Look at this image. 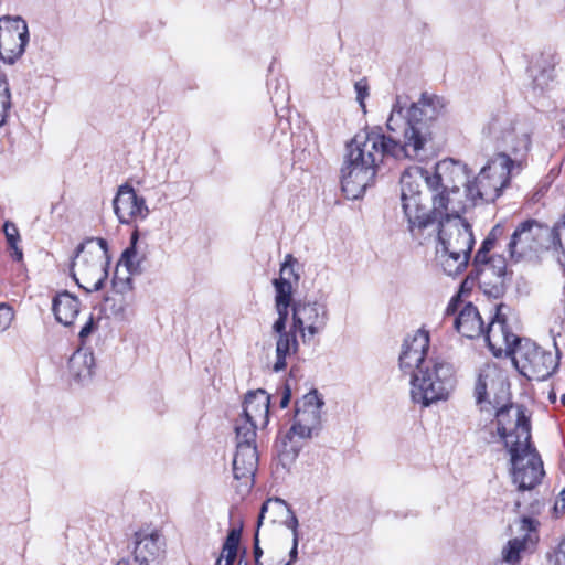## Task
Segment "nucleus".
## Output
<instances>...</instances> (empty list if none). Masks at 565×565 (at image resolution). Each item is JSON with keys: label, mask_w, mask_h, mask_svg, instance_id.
I'll list each match as a JSON object with an SVG mask.
<instances>
[{"label": "nucleus", "mask_w": 565, "mask_h": 565, "mask_svg": "<svg viewBox=\"0 0 565 565\" xmlns=\"http://www.w3.org/2000/svg\"><path fill=\"white\" fill-rule=\"evenodd\" d=\"M445 102L438 96L423 94L408 106L407 97L397 95L392 105L385 136L381 130L355 135L348 145L341 168V186L348 199H359L373 183L384 157L422 159L431 139V124L443 113Z\"/></svg>", "instance_id": "f257e3e1"}, {"label": "nucleus", "mask_w": 565, "mask_h": 565, "mask_svg": "<svg viewBox=\"0 0 565 565\" xmlns=\"http://www.w3.org/2000/svg\"><path fill=\"white\" fill-rule=\"evenodd\" d=\"M468 178L467 166L450 158L439 161L434 171L413 167L403 172L401 201L413 237H418L431 221L427 207L423 204L422 184L425 183L431 192L454 190L460 189V185L467 186L470 183Z\"/></svg>", "instance_id": "f03ea898"}, {"label": "nucleus", "mask_w": 565, "mask_h": 565, "mask_svg": "<svg viewBox=\"0 0 565 565\" xmlns=\"http://www.w3.org/2000/svg\"><path fill=\"white\" fill-rule=\"evenodd\" d=\"M323 404L317 391L309 392L296 403L294 424L282 437L278 450L284 466L294 462L302 447L301 443L295 439L296 437L300 440L308 439L313 433L320 430Z\"/></svg>", "instance_id": "7ed1b4c3"}, {"label": "nucleus", "mask_w": 565, "mask_h": 565, "mask_svg": "<svg viewBox=\"0 0 565 565\" xmlns=\"http://www.w3.org/2000/svg\"><path fill=\"white\" fill-rule=\"evenodd\" d=\"M409 376L412 399L425 407L446 399L455 387L452 365L437 356Z\"/></svg>", "instance_id": "20e7f679"}, {"label": "nucleus", "mask_w": 565, "mask_h": 565, "mask_svg": "<svg viewBox=\"0 0 565 565\" xmlns=\"http://www.w3.org/2000/svg\"><path fill=\"white\" fill-rule=\"evenodd\" d=\"M514 161L505 153L494 156L475 180L468 183V195L472 204L492 203L510 183Z\"/></svg>", "instance_id": "39448f33"}, {"label": "nucleus", "mask_w": 565, "mask_h": 565, "mask_svg": "<svg viewBox=\"0 0 565 565\" xmlns=\"http://www.w3.org/2000/svg\"><path fill=\"white\" fill-rule=\"evenodd\" d=\"M512 361L518 371L530 381H545L559 365V353L524 340L516 347Z\"/></svg>", "instance_id": "423d86ee"}, {"label": "nucleus", "mask_w": 565, "mask_h": 565, "mask_svg": "<svg viewBox=\"0 0 565 565\" xmlns=\"http://www.w3.org/2000/svg\"><path fill=\"white\" fill-rule=\"evenodd\" d=\"M509 450L511 456V476L520 492L534 489L541 483L544 477L543 462L531 441L522 446H512Z\"/></svg>", "instance_id": "0eeeda50"}, {"label": "nucleus", "mask_w": 565, "mask_h": 565, "mask_svg": "<svg viewBox=\"0 0 565 565\" xmlns=\"http://www.w3.org/2000/svg\"><path fill=\"white\" fill-rule=\"evenodd\" d=\"M107 263L103 253H94L86 249L85 244H79L72 262L71 273L81 288L88 292L98 291L108 276Z\"/></svg>", "instance_id": "6e6552de"}, {"label": "nucleus", "mask_w": 565, "mask_h": 565, "mask_svg": "<svg viewBox=\"0 0 565 565\" xmlns=\"http://www.w3.org/2000/svg\"><path fill=\"white\" fill-rule=\"evenodd\" d=\"M507 260L502 255L492 254L482 263L472 262V270L463 285L477 280L479 288L489 298L499 299L507 290Z\"/></svg>", "instance_id": "1a4fd4ad"}, {"label": "nucleus", "mask_w": 565, "mask_h": 565, "mask_svg": "<svg viewBox=\"0 0 565 565\" xmlns=\"http://www.w3.org/2000/svg\"><path fill=\"white\" fill-rule=\"evenodd\" d=\"M292 329L300 333L303 343H311L326 328L329 315L323 302L299 299L292 303Z\"/></svg>", "instance_id": "9d476101"}, {"label": "nucleus", "mask_w": 565, "mask_h": 565, "mask_svg": "<svg viewBox=\"0 0 565 565\" xmlns=\"http://www.w3.org/2000/svg\"><path fill=\"white\" fill-rule=\"evenodd\" d=\"M236 452L233 459V473L236 480L243 482L246 488L254 483L255 472L258 467V454L256 448V433L250 425L236 428Z\"/></svg>", "instance_id": "9b49d317"}, {"label": "nucleus", "mask_w": 565, "mask_h": 565, "mask_svg": "<svg viewBox=\"0 0 565 565\" xmlns=\"http://www.w3.org/2000/svg\"><path fill=\"white\" fill-rule=\"evenodd\" d=\"M498 434L504 439L508 450L512 446H522L531 440L530 419L521 405L509 404L498 409Z\"/></svg>", "instance_id": "f8f14e48"}, {"label": "nucleus", "mask_w": 565, "mask_h": 565, "mask_svg": "<svg viewBox=\"0 0 565 565\" xmlns=\"http://www.w3.org/2000/svg\"><path fill=\"white\" fill-rule=\"evenodd\" d=\"M552 230L535 220L520 223L508 243V252L515 262L545 246L544 239L551 242Z\"/></svg>", "instance_id": "ddd939ff"}, {"label": "nucleus", "mask_w": 565, "mask_h": 565, "mask_svg": "<svg viewBox=\"0 0 565 565\" xmlns=\"http://www.w3.org/2000/svg\"><path fill=\"white\" fill-rule=\"evenodd\" d=\"M438 241L441 248L463 253L472 252L475 237L471 225L462 217L439 218Z\"/></svg>", "instance_id": "4468645a"}, {"label": "nucleus", "mask_w": 565, "mask_h": 565, "mask_svg": "<svg viewBox=\"0 0 565 565\" xmlns=\"http://www.w3.org/2000/svg\"><path fill=\"white\" fill-rule=\"evenodd\" d=\"M431 201L433 211L427 210V214L431 217L429 225L439 218L461 217L469 206L475 205L468 195V186L465 192L460 189L433 192Z\"/></svg>", "instance_id": "2eb2a0df"}, {"label": "nucleus", "mask_w": 565, "mask_h": 565, "mask_svg": "<svg viewBox=\"0 0 565 565\" xmlns=\"http://www.w3.org/2000/svg\"><path fill=\"white\" fill-rule=\"evenodd\" d=\"M429 333L423 329L416 330L413 334H408L403 342L402 351L399 354V369L406 374L411 375L416 370L426 364L429 359Z\"/></svg>", "instance_id": "dca6fc26"}, {"label": "nucleus", "mask_w": 565, "mask_h": 565, "mask_svg": "<svg viewBox=\"0 0 565 565\" xmlns=\"http://www.w3.org/2000/svg\"><path fill=\"white\" fill-rule=\"evenodd\" d=\"M28 41V26L23 20H0V58L13 63L23 54Z\"/></svg>", "instance_id": "f3484780"}, {"label": "nucleus", "mask_w": 565, "mask_h": 565, "mask_svg": "<svg viewBox=\"0 0 565 565\" xmlns=\"http://www.w3.org/2000/svg\"><path fill=\"white\" fill-rule=\"evenodd\" d=\"M501 305L497 306V313L487 329H484L483 334L493 355L501 356L505 354L513 356L516 347L523 341L510 330L505 320L501 318Z\"/></svg>", "instance_id": "a211bd4d"}, {"label": "nucleus", "mask_w": 565, "mask_h": 565, "mask_svg": "<svg viewBox=\"0 0 565 565\" xmlns=\"http://www.w3.org/2000/svg\"><path fill=\"white\" fill-rule=\"evenodd\" d=\"M113 205L116 216L122 224H130L138 218L145 220L149 214L146 200L127 183L118 188Z\"/></svg>", "instance_id": "6ab92c4d"}, {"label": "nucleus", "mask_w": 565, "mask_h": 565, "mask_svg": "<svg viewBox=\"0 0 565 565\" xmlns=\"http://www.w3.org/2000/svg\"><path fill=\"white\" fill-rule=\"evenodd\" d=\"M270 396L258 388L246 394L243 404V416L236 420L235 429L252 426L256 433L258 426L265 427L269 420Z\"/></svg>", "instance_id": "aec40b11"}, {"label": "nucleus", "mask_w": 565, "mask_h": 565, "mask_svg": "<svg viewBox=\"0 0 565 565\" xmlns=\"http://www.w3.org/2000/svg\"><path fill=\"white\" fill-rule=\"evenodd\" d=\"M539 525V521L532 516L524 515L519 520L518 526L521 536L509 540L502 550V559L505 563L513 565L520 562L522 553L535 544L536 536L534 534Z\"/></svg>", "instance_id": "412c9836"}, {"label": "nucleus", "mask_w": 565, "mask_h": 565, "mask_svg": "<svg viewBox=\"0 0 565 565\" xmlns=\"http://www.w3.org/2000/svg\"><path fill=\"white\" fill-rule=\"evenodd\" d=\"M134 545L132 554L136 562L150 565L159 556L163 542L158 531H138L134 535Z\"/></svg>", "instance_id": "4be33fe9"}, {"label": "nucleus", "mask_w": 565, "mask_h": 565, "mask_svg": "<svg viewBox=\"0 0 565 565\" xmlns=\"http://www.w3.org/2000/svg\"><path fill=\"white\" fill-rule=\"evenodd\" d=\"M275 287V310L278 315L273 323V331H280L286 326L289 309L292 308V285L284 278H276L273 280Z\"/></svg>", "instance_id": "5701e85b"}, {"label": "nucleus", "mask_w": 565, "mask_h": 565, "mask_svg": "<svg viewBox=\"0 0 565 565\" xmlns=\"http://www.w3.org/2000/svg\"><path fill=\"white\" fill-rule=\"evenodd\" d=\"M456 330L468 339L479 338L484 332V324L478 309L466 303L454 321Z\"/></svg>", "instance_id": "b1692460"}, {"label": "nucleus", "mask_w": 565, "mask_h": 565, "mask_svg": "<svg viewBox=\"0 0 565 565\" xmlns=\"http://www.w3.org/2000/svg\"><path fill=\"white\" fill-rule=\"evenodd\" d=\"M79 300L68 291L57 294L52 301V311L57 322L64 326L73 324L79 312Z\"/></svg>", "instance_id": "393cba45"}, {"label": "nucleus", "mask_w": 565, "mask_h": 565, "mask_svg": "<svg viewBox=\"0 0 565 565\" xmlns=\"http://www.w3.org/2000/svg\"><path fill=\"white\" fill-rule=\"evenodd\" d=\"M296 331L292 328L286 331V326L280 331H274L278 334L276 340V361L273 365L275 372H280L287 366V358L297 353L298 340L296 338Z\"/></svg>", "instance_id": "a878e982"}, {"label": "nucleus", "mask_w": 565, "mask_h": 565, "mask_svg": "<svg viewBox=\"0 0 565 565\" xmlns=\"http://www.w3.org/2000/svg\"><path fill=\"white\" fill-rule=\"evenodd\" d=\"M501 370L494 363H486L479 369L475 385L477 404H482L488 401V388H493L497 382L501 381Z\"/></svg>", "instance_id": "bb28decb"}, {"label": "nucleus", "mask_w": 565, "mask_h": 565, "mask_svg": "<svg viewBox=\"0 0 565 565\" xmlns=\"http://www.w3.org/2000/svg\"><path fill=\"white\" fill-rule=\"evenodd\" d=\"M438 253L443 270L448 276H457L461 274L467 268L471 256L470 253H461L458 250L444 248L438 250Z\"/></svg>", "instance_id": "cd10ccee"}, {"label": "nucleus", "mask_w": 565, "mask_h": 565, "mask_svg": "<svg viewBox=\"0 0 565 565\" xmlns=\"http://www.w3.org/2000/svg\"><path fill=\"white\" fill-rule=\"evenodd\" d=\"M95 359L92 352L85 350L75 351L68 360V370L71 375L83 381L92 376Z\"/></svg>", "instance_id": "c85d7f7f"}, {"label": "nucleus", "mask_w": 565, "mask_h": 565, "mask_svg": "<svg viewBox=\"0 0 565 565\" xmlns=\"http://www.w3.org/2000/svg\"><path fill=\"white\" fill-rule=\"evenodd\" d=\"M242 529L233 527L228 531L226 540L223 544L222 554L217 558L215 565H222L223 559L225 561L224 565H233L237 557L238 545L241 542Z\"/></svg>", "instance_id": "c756f323"}, {"label": "nucleus", "mask_w": 565, "mask_h": 565, "mask_svg": "<svg viewBox=\"0 0 565 565\" xmlns=\"http://www.w3.org/2000/svg\"><path fill=\"white\" fill-rule=\"evenodd\" d=\"M290 507L288 503L279 498H270L266 500L260 509L257 526L259 527L263 520L268 514L271 518V522H276L277 518L281 519L286 513H289Z\"/></svg>", "instance_id": "7c9ffc66"}, {"label": "nucleus", "mask_w": 565, "mask_h": 565, "mask_svg": "<svg viewBox=\"0 0 565 565\" xmlns=\"http://www.w3.org/2000/svg\"><path fill=\"white\" fill-rule=\"evenodd\" d=\"M138 241V230H135L131 234L130 246L126 248L121 255L119 264L117 268L120 269L121 266L126 268V273L128 275L136 274L138 271L139 263H135V258L137 255L136 244Z\"/></svg>", "instance_id": "2f4dec72"}, {"label": "nucleus", "mask_w": 565, "mask_h": 565, "mask_svg": "<svg viewBox=\"0 0 565 565\" xmlns=\"http://www.w3.org/2000/svg\"><path fill=\"white\" fill-rule=\"evenodd\" d=\"M3 232L6 235L8 245L12 249V254H11L12 257L15 260L20 262L23 257V253L18 246V242L20 241V234H19L17 226L13 223L7 221L3 225Z\"/></svg>", "instance_id": "473e14b6"}, {"label": "nucleus", "mask_w": 565, "mask_h": 565, "mask_svg": "<svg viewBox=\"0 0 565 565\" xmlns=\"http://www.w3.org/2000/svg\"><path fill=\"white\" fill-rule=\"evenodd\" d=\"M10 90L6 75L0 72V127L4 124L7 111L10 108Z\"/></svg>", "instance_id": "72a5a7b5"}, {"label": "nucleus", "mask_w": 565, "mask_h": 565, "mask_svg": "<svg viewBox=\"0 0 565 565\" xmlns=\"http://www.w3.org/2000/svg\"><path fill=\"white\" fill-rule=\"evenodd\" d=\"M296 264L297 259L291 254H287L280 267L279 278H284L287 281H291V278H294L296 281H298L299 276L295 273Z\"/></svg>", "instance_id": "f704fd0d"}, {"label": "nucleus", "mask_w": 565, "mask_h": 565, "mask_svg": "<svg viewBox=\"0 0 565 565\" xmlns=\"http://www.w3.org/2000/svg\"><path fill=\"white\" fill-rule=\"evenodd\" d=\"M113 287L115 291L119 294L130 291L132 289L131 275L127 274L126 277H121L119 268H116L115 276L113 278Z\"/></svg>", "instance_id": "c9c22d12"}, {"label": "nucleus", "mask_w": 565, "mask_h": 565, "mask_svg": "<svg viewBox=\"0 0 565 565\" xmlns=\"http://www.w3.org/2000/svg\"><path fill=\"white\" fill-rule=\"evenodd\" d=\"M495 244L494 236H488L481 244L480 248L476 253L473 262L482 263L484 259L491 258L490 252L493 249Z\"/></svg>", "instance_id": "e433bc0d"}, {"label": "nucleus", "mask_w": 565, "mask_h": 565, "mask_svg": "<svg viewBox=\"0 0 565 565\" xmlns=\"http://www.w3.org/2000/svg\"><path fill=\"white\" fill-rule=\"evenodd\" d=\"M14 319V311L8 303L0 302V332L6 331Z\"/></svg>", "instance_id": "4c0bfd02"}, {"label": "nucleus", "mask_w": 565, "mask_h": 565, "mask_svg": "<svg viewBox=\"0 0 565 565\" xmlns=\"http://www.w3.org/2000/svg\"><path fill=\"white\" fill-rule=\"evenodd\" d=\"M280 520L282 524L292 532V541L299 543V522L294 511L290 509L289 513H286L285 516L281 518Z\"/></svg>", "instance_id": "58836bf2"}, {"label": "nucleus", "mask_w": 565, "mask_h": 565, "mask_svg": "<svg viewBox=\"0 0 565 565\" xmlns=\"http://www.w3.org/2000/svg\"><path fill=\"white\" fill-rule=\"evenodd\" d=\"M86 249H90L94 253H103L104 259L107 262V250H108V244L107 241L104 238H90L86 243Z\"/></svg>", "instance_id": "ea45409f"}, {"label": "nucleus", "mask_w": 565, "mask_h": 565, "mask_svg": "<svg viewBox=\"0 0 565 565\" xmlns=\"http://www.w3.org/2000/svg\"><path fill=\"white\" fill-rule=\"evenodd\" d=\"M354 89L356 93V100L359 102L362 109L365 110L364 100L369 96L367 81L365 78H362V79L355 82Z\"/></svg>", "instance_id": "a19ab883"}, {"label": "nucleus", "mask_w": 565, "mask_h": 565, "mask_svg": "<svg viewBox=\"0 0 565 565\" xmlns=\"http://www.w3.org/2000/svg\"><path fill=\"white\" fill-rule=\"evenodd\" d=\"M551 565H565V537L559 542L556 550L547 556Z\"/></svg>", "instance_id": "79ce46f5"}, {"label": "nucleus", "mask_w": 565, "mask_h": 565, "mask_svg": "<svg viewBox=\"0 0 565 565\" xmlns=\"http://www.w3.org/2000/svg\"><path fill=\"white\" fill-rule=\"evenodd\" d=\"M553 70L543 71L540 76H534L533 83L536 87L543 89L547 84L548 81L553 78Z\"/></svg>", "instance_id": "37998d69"}, {"label": "nucleus", "mask_w": 565, "mask_h": 565, "mask_svg": "<svg viewBox=\"0 0 565 565\" xmlns=\"http://www.w3.org/2000/svg\"><path fill=\"white\" fill-rule=\"evenodd\" d=\"M94 329H95V321H94L93 316H89L88 320L86 321V323L82 327V329L79 331L78 335H79L81 340L85 341V339L92 334Z\"/></svg>", "instance_id": "c03bdc74"}, {"label": "nucleus", "mask_w": 565, "mask_h": 565, "mask_svg": "<svg viewBox=\"0 0 565 565\" xmlns=\"http://www.w3.org/2000/svg\"><path fill=\"white\" fill-rule=\"evenodd\" d=\"M290 397H291L290 388L288 386H285L284 387L282 396H281V399H280V407L281 408H285V407L288 406V404L290 402Z\"/></svg>", "instance_id": "a18cd8bd"}, {"label": "nucleus", "mask_w": 565, "mask_h": 565, "mask_svg": "<svg viewBox=\"0 0 565 565\" xmlns=\"http://www.w3.org/2000/svg\"><path fill=\"white\" fill-rule=\"evenodd\" d=\"M543 503L539 500H535L533 503H531L530 505V513L531 514H540L541 513V510L543 509Z\"/></svg>", "instance_id": "49530a36"}, {"label": "nucleus", "mask_w": 565, "mask_h": 565, "mask_svg": "<svg viewBox=\"0 0 565 565\" xmlns=\"http://www.w3.org/2000/svg\"><path fill=\"white\" fill-rule=\"evenodd\" d=\"M297 555H298V543H296V541H292V547L289 552V565L295 562L297 559Z\"/></svg>", "instance_id": "de8ad7c7"}, {"label": "nucleus", "mask_w": 565, "mask_h": 565, "mask_svg": "<svg viewBox=\"0 0 565 565\" xmlns=\"http://www.w3.org/2000/svg\"><path fill=\"white\" fill-rule=\"evenodd\" d=\"M116 565H149L147 563L142 562H136V557H132V559H121Z\"/></svg>", "instance_id": "09e8293b"}, {"label": "nucleus", "mask_w": 565, "mask_h": 565, "mask_svg": "<svg viewBox=\"0 0 565 565\" xmlns=\"http://www.w3.org/2000/svg\"><path fill=\"white\" fill-rule=\"evenodd\" d=\"M502 232H503L502 227H501L500 225H495V226L491 230V232H490V234H489L488 236H494V237L497 238V237H498V234H499V233H502Z\"/></svg>", "instance_id": "8fccbe9b"}, {"label": "nucleus", "mask_w": 565, "mask_h": 565, "mask_svg": "<svg viewBox=\"0 0 565 565\" xmlns=\"http://www.w3.org/2000/svg\"><path fill=\"white\" fill-rule=\"evenodd\" d=\"M561 507L563 510H565V489H563L559 493V500Z\"/></svg>", "instance_id": "3c124183"}, {"label": "nucleus", "mask_w": 565, "mask_h": 565, "mask_svg": "<svg viewBox=\"0 0 565 565\" xmlns=\"http://www.w3.org/2000/svg\"><path fill=\"white\" fill-rule=\"evenodd\" d=\"M457 309L455 308V300L452 299L451 302L447 307V313L450 311L455 312Z\"/></svg>", "instance_id": "603ef678"}, {"label": "nucleus", "mask_w": 565, "mask_h": 565, "mask_svg": "<svg viewBox=\"0 0 565 565\" xmlns=\"http://www.w3.org/2000/svg\"><path fill=\"white\" fill-rule=\"evenodd\" d=\"M561 125H562V128L565 130V108L562 110V114H561Z\"/></svg>", "instance_id": "864d4df0"}, {"label": "nucleus", "mask_w": 565, "mask_h": 565, "mask_svg": "<svg viewBox=\"0 0 565 565\" xmlns=\"http://www.w3.org/2000/svg\"><path fill=\"white\" fill-rule=\"evenodd\" d=\"M124 311H125V307L120 306L118 309L114 310L113 312L115 315H124Z\"/></svg>", "instance_id": "5fc2aeb1"}, {"label": "nucleus", "mask_w": 565, "mask_h": 565, "mask_svg": "<svg viewBox=\"0 0 565 565\" xmlns=\"http://www.w3.org/2000/svg\"><path fill=\"white\" fill-rule=\"evenodd\" d=\"M527 145H529V140L527 139H523L522 140V147L524 150H527Z\"/></svg>", "instance_id": "6e6d98bb"}, {"label": "nucleus", "mask_w": 565, "mask_h": 565, "mask_svg": "<svg viewBox=\"0 0 565 565\" xmlns=\"http://www.w3.org/2000/svg\"><path fill=\"white\" fill-rule=\"evenodd\" d=\"M561 403L565 406V393L561 397Z\"/></svg>", "instance_id": "4d7b16f0"}, {"label": "nucleus", "mask_w": 565, "mask_h": 565, "mask_svg": "<svg viewBox=\"0 0 565 565\" xmlns=\"http://www.w3.org/2000/svg\"><path fill=\"white\" fill-rule=\"evenodd\" d=\"M550 399H551L552 402H554V401L556 399L555 394H550Z\"/></svg>", "instance_id": "13d9d810"}, {"label": "nucleus", "mask_w": 565, "mask_h": 565, "mask_svg": "<svg viewBox=\"0 0 565 565\" xmlns=\"http://www.w3.org/2000/svg\"><path fill=\"white\" fill-rule=\"evenodd\" d=\"M520 505H521L520 500H516V502H515V508H516V509H519V508H520Z\"/></svg>", "instance_id": "bf43d9fd"}]
</instances>
